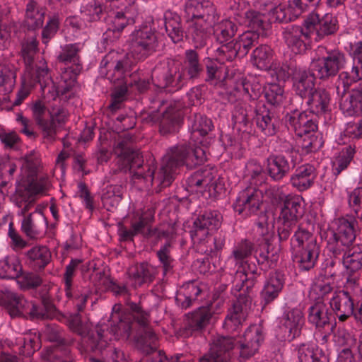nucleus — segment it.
<instances>
[{"instance_id": "obj_39", "label": "nucleus", "mask_w": 362, "mask_h": 362, "mask_svg": "<svg viewBox=\"0 0 362 362\" xmlns=\"http://www.w3.org/2000/svg\"><path fill=\"white\" fill-rule=\"evenodd\" d=\"M157 268L144 262L132 267L129 271V281L134 288L151 283L157 274Z\"/></svg>"}, {"instance_id": "obj_20", "label": "nucleus", "mask_w": 362, "mask_h": 362, "mask_svg": "<svg viewBox=\"0 0 362 362\" xmlns=\"http://www.w3.org/2000/svg\"><path fill=\"white\" fill-rule=\"evenodd\" d=\"M313 27L310 21L302 26H288L283 32V37L288 49L294 54H302L315 42L311 34Z\"/></svg>"}, {"instance_id": "obj_4", "label": "nucleus", "mask_w": 362, "mask_h": 362, "mask_svg": "<svg viewBox=\"0 0 362 362\" xmlns=\"http://www.w3.org/2000/svg\"><path fill=\"white\" fill-rule=\"evenodd\" d=\"M42 163L40 153L35 150L27 153L22 158L21 176L22 181L28 182L23 190H17L13 197L14 204L18 208L17 214L23 216L21 221L22 231L30 238H37L41 233L40 223L47 226V221L42 209L37 206L35 211L25 215L33 206L35 197L45 195L51 187V182L47 175L35 179L41 173Z\"/></svg>"}, {"instance_id": "obj_43", "label": "nucleus", "mask_w": 362, "mask_h": 362, "mask_svg": "<svg viewBox=\"0 0 362 362\" xmlns=\"http://www.w3.org/2000/svg\"><path fill=\"white\" fill-rule=\"evenodd\" d=\"M17 66L11 61L0 64V94L10 93L15 86Z\"/></svg>"}, {"instance_id": "obj_35", "label": "nucleus", "mask_w": 362, "mask_h": 362, "mask_svg": "<svg viewBox=\"0 0 362 362\" xmlns=\"http://www.w3.org/2000/svg\"><path fill=\"white\" fill-rule=\"evenodd\" d=\"M285 283L284 274L279 271L272 272L266 279L261 297L264 304L274 300L281 292Z\"/></svg>"}, {"instance_id": "obj_27", "label": "nucleus", "mask_w": 362, "mask_h": 362, "mask_svg": "<svg viewBox=\"0 0 362 362\" xmlns=\"http://www.w3.org/2000/svg\"><path fill=\"white\" fill-rule=\"evenodd\" d=\"M152 82L159 88L171 87L180 88L186 82L184 73L177 71V68H170V63L156 66L152 73Z\"/></svg>"}, {"instance_id": "obj_21", "label": "nucleus", "mask_w": 362, "mask_h": 362, "mask_svg": "<svg viewBox=\"0 0 362 362\" xmlns=\"http://www.w3.org/2000/svg\"><path fill=\"white\" fill-rule=\"evenodd\" d=\"M304 315L300 308H295L284 313L276 330V337L281 341H291L298 337L304 325Z\"/></svg>"}, {"instance_id": "obj_44", "label": "nucleus", "mask_w": 362, "mask_h": 362, "mask_svg": "<svg viewBox=\"0 0 362 362\" xmlns=\"http://www.w3.org/2000/svg\"><path fill=\"white\" fill-rule=\"evenodd\" d=\"M307 98V105L310 109V112L318 115L329 110L330 95L325 89H316Z\"/></svg>"}, {"instance_id": "obj_62", "label": "nucleus", "mask_w": 362, "mask_h": 362, "mask_svg": "<svg viewBox=\"0 0 362 362\" xmlns=\"http://www.w3.org/2000/svg\"><path fill=\"white\" fill-rule=\"evenodd\" d=\"M257 126L265 135H273L275 127L268 112H257L255 117Z\"/></svg>"}, {"instance_id": "obj_42", "label": "nucleus", "mask_w": 362, "mask_h": 362, "mask_svg": "<svg viewBox=\"0 0 362 362\" xmlns=\"http://www.w3.org/2000/svg\"><path fill=\"white\" fill-rule=\"evenodd\" d=\"M332 313L324 301L313 302L308 309V322L316 327H323L329 323Z\"/></svg>"}, {"instance_id": "obj_40", "label": "nucleus", "mask_w": 362, "mask_h": 362, "mask_svg": "<svg viewBox=\"0 0 362 362\" xmlns=\"http://www.w3.org/2000/svg\"><path fill=\"white\" fill-rule=\"evenodd\" d=\"M295 350L298 362H329L327 356L315 343L301 344Z\"/></svg>"}, {"instance_id": "obj_63", "label": "nucleus", "mask_w": 362, "mask_h": 362, "mask_svg": "<svg viewBox=\"0 0 362 362\" xmlns=\"http://www.w3.org/2000/svg\"><path fill=\"white\" fill-rule=\"evenodd\" d=\"M59 25V16L54 14L49 18V20L42 32V40L45 45L52 38L58 30Z\"/></svg>"}, {"instance_id": "obj_12", "label": "nucleus", "mask_w": 362, "mask_h": 362, "mask_svg": "<svg viewBox=\"0 0 362 362\" xmlns=\"http://www.w3.org/2000/svg\"><path fill=\"white\" fill-rule=\"evenodd\" d=\"M274 226L272 219L268 221L266 214L261 215L256 223L255 231L262 237L258 247L255 249V258L262 269L272 267L278 261V248L271 247V240L273 238Z\"/></svg>"}, {"instance_id": "obj_29", "label": "nucleus", "mask_w": 362, "mask_h": 362, "mask_svg": "<svg viewBox=\"0 0 362 362\" xmlns=\"http://www.w3.org/2000/svg\"><path fill=\"white\" fill-rule=\"evenodd\" d=\"M351 284V281H348L345 286L346 291L341 290L335 291L329 300L330 308L341 322L355 313L354 308V304L348 291Z\"/></svg>"}, {"instance_id": "obj_16", "label": "nucleus", "mask_w": 362, "mask_h": 362, "mask_svg": "<svg viewBox=\"0 0 362 362\" xmlns=\"http://www.w3.org/2000/svg\"><path fill=\"white\" fill-rule=\"evenodd\" d=\"M110 4L112 11L108 16L107 23H110L107 33L112 31L117 34L120 33L127 25L133 24L139 16L141 8L136 0H106Z\"/></svg>"}, {"instance_id": "obj_41", "label": "nucleus", "mask_w": 362, "mask_h": 362, "mask_svg": "<svg viewBox=\"0 0 362 362\" xmlns=\"http://www.w3.org/2000/svg\"><path fill=\"white\" fill-rule=\"evenodd\" d=\"M132 229L134 235L144 234L146 236H156L158 239L166 238L171 240L174 238L175 232V226H169L167 230L151 229L148 226L147 220L141 217L139 221L132 223Z\"/></svg>"}, {"instance_id": "obj_64", "label": "nucleus", "mask_w": 362, "mask_h": 362, "mask_svg": "<svg viewBox=\"0 0 362 362\" xmlns=\"http://www.w3.org/2000/svg\"><path fill=\"white\" fill-rule=\"evenodd\" d=\"M224 242V239L219 235L213 240L214 248H212L211 246L208 247L205 245L206 243H209V240H206V238H204V240H203L202 243H196L194 244V245L196 246L197 250L202 253H204L207 255H211V254L217 255V252L223 248Z\"/></svg>"}, {"instance_id": "obj_25", "label": "nucleus", "mask_w": 362, "mask_h": 362, "mask_svg": "<svg viewBox=\"0 0 362 362\" xmlns=\"http://www.w3.org/2000/svg\"><path fill=\"white\" fill-rule=\"evenodd\" d=\"M222 216L216 210H206L194 222L190 236L193 244H200L209 234L221 225Z\"/></svg>"}, {"instance_id": "obj_59", "label": "nucleus", "mask_w": 362, "mask_h": 362, "mask_svg": "<svg viewBox=\"0 0 362 362\" xmlns=\"http://www.w3.org/2000/svg\"><path fill=\"white\" fill-rule=\"evenodd\" d=\"M185 55V66L187 69L188 76L190 78L197 77L202 70L197 53L194 50L189 49L186 51Z\"/></svg>"}, {"instance_id": "obj_18", "label": "nucleus", "mask_w": 362, "mask_h": 362, "mask_svg": "<svg viewBox=\"0 0 362 362\" xmlns=\"http://www.w3.org/2000/svg\"><path fill=\"white\" fill-rule=\"evenodd\" d=\"M332 230L334 243H328V248L337 257L341 254V249L353 245L356 238L355 227L356 221L354 217H343L337 219Z\"/></svg>"}, {"instance_id": "obj_47", "label": "nucleus", "mask_w": 362, "mask_h": 362, "mask_svg": "<svg viewBox=\"0 0 362 362\" xmlns=\"http://www.w3.org/2000/svg\"><path fill=\"white\" fill-rule=\"evenodd\" d=\"M273 54L271 47L262 45L252 52L251 62L258 69L268 71L274 62Z\"/></svg>"}, {"instance_id": "obj_9", "label": "nucleus", "mask_w": 362, "mask_h": 362, "mask_svg": "<svg viewBox=\"0 0 362 362\" xmlns=\"http://www.w3.org/2000/svg\"><path fill=\"white\" fill-rule=\"evenodd\" d=\"M132 62L129 57L124 59L118 58V53L110 52L101 61L100 66V74H106L108 80L115 85L112 93V103L110 105L111 110L115 111L120 107L122 103L126 99L128 86L133 84V81L138 87L143 90L147 88L148 82L136 81L135 76L132 74Z\"/></svg>"}, {"instance_id": "obj_22", "label": "nucleus", "mask_w": 362, "mask_h": 362, "mask_svg": "<svg viewBox=\"0 0 362 362\" xmlns=\"http://www.w3.org/2000/svg\"><path fill=\"white\" fill-rule=\"evenodd\" d=\"M263 204V190L250 185L239 192L233 206L235 212L247 217L257 214Z\"/></svg>"}, {"instance_id": "obj_51", "label": "nucleus", "mask_w": 362, "mask_h": 362, "mask_svg": "<svg viewBox=\"0 0 362 362\" xmlns=\"http://www.w3.org/2000/svg\"><path fill=\"white\" fill-rule=\"evenodd\" d=\"M332 288L328 278L322 276L317 277L311 285L309 291V298L313 302L324 301L325 296L329 294Z\"/></svg>"}, {"instance_id": "obj_7", "label": "nucleus", "mask_w": 362, "mask_h": 362, "mask_svg": "<svg viewBox=\"0 0 362 362\" xmlns=\"http://www.w3.org/2000/svg\"><path fill=\"white\" fill-rule=\"evenodd\" d=\"M346 64V58L337 49L327 50L319 46L310 63V71L299 69L293 76V88L300 98H307L315 89V76L327 78L335 76Z\"/></svg>"}, {"instance_id": "obj_37", "label": "nucleus", "mask_w": 362, "mask_h": 362, "mask_svg": "<svg viewBox=\"0 0 362 362\" xmlns=\"http://www.w3.org/2000/svg\"><path fill=\"white\" fill-rule=\"evenodd\" d=\"M182 121L180 107L175 103H170L160 120V133L167 134L176 132L180 127Z\"/></svg>"}, {"instance_id": "obj_46", "label": "nucleus", "mask_w": 362, "mask_h": 362, "mask_svg": "<svg viewBox=\"0 0 362 362\" xmlns=\"http://www.w3.org/2000/svg\"><path fill=\"white\" fill-rule=\"evenodd\" d=\"M202 288L196 281H189L184 284L177 291L175 297L176 303L182 308L190 306L192 302L197 298Z\"/></svg>"}, {"instance_id": "obj_11", "label": "nucleus", "mask_w": 362, "mask_h": 362, "mask_svg": "<svg viewBox=\"0 0 362 362\" xmlns=\"http://www.w3.org/2000/svg\"><path fill=\"white\" fill-rule=\"evenodd\" d=\"M214 168H205L194 173L186 180V190L197 197H216L221 194L224 187Z\"/></svg>"}, {"instance_id": "obj_28", "label": "nucleus", "mask_w": 362, "mask_h": 362, "mask_svg": "<svg viewBox=\"0 0 362 362\" xmlns=\"http://www.w3.org/2000/svg\"><path fill=\"white\" fill-rule=\"evenodd\" d=\"M300 124V131H298V136H304L302 147L305 149L306 152L316 151L320 149L323 144L322 139L315 132L317 125L315 119V115L305 112V114H303Z\"/></svg>"}, {"instance_id": "obj_48", "label": "nucleus", "mask_w": 362, "mask_h": 362, "mask_svg": "<svg viewBox=\"0 0 362 362\" xmlns=\"http://www.w3.org/2000/svg\"><path fill=\"white\" fill-rule=\"evenodd\" d=\"M45 11L37 6L36 2L30 1L25 10V24L29 30H35L42 28L44 23Z\"/></svg>"}, {"instance_id": "obj_57", "label": "nucleus", "mask_w": 362, "mask_h": 362, "mask_svg": "<svg viewBox=\"0 0 362 362\" xmlns=\"http://www.w3.org/2000/svg\"><path fill=\"white\" fill-rule=\"evenodd\" d=\"M244 176L251 181V185H256L263 177V168L257 160H250L245 165Z\"/></svg>"}, {"instance_id": "obj_30", "label": "nucleus", "mask_w": 362, "mask_h": 362, "mask_svg": "<svg viewBox=\"0 0 362 362\" xmlns=\"http://www.w3.org/2000/svg\"><path fill=\"white\" fill-rule=\"evenodd\" d=\"M305 21H310L313 27L310 31L315 42H318L325 36L334 33L337 30V18L331 13H326L320 18L318 14L312 13Z\"/></svg>"}, {"instance_id": "obj_36", "label": "nucleus", "mask_w": 362, "mask_h": 362, "mask_svg": "<svg viewBox=\"0 0 362 362\" xmlns=\"http://www.w3.org/2000/svg\"><path fill=\"white\" fill-rule=\"evenodd\" d=\"M339 95V107L346 117H356L362 115V84L354 89L349 95Z\"/></svg>"}, {"instance_id": "obj_38", "label": "nucleus", "mask_w": 362, "mask_h": 362, "mask_svg": "<svg viewBox=\"0 0 362 362\" xmlns=\"http://www.w3.org/2000/svg\"><path fill=\"white\" fill-rule=\"evenodd\" d=\"M316 177V170L313 165L305 164L298 167L291 177V183L298 190L302 192L310 188Z\"/></svg>"}, {"instance_id": "obj_54", "label": "nucleus", "mask_w": 362, "mask_h": 362, "mask_svg": "<svg viewBox=\"0 0 362 362\" xmlns=\"http://www.w3.org/2000/svg\"><path fill=\"white\" fill-rule=\"evenodd\" d=\"M211 317V308L201 307L192 313L190 325L194 329H202L209 323Z\"/></svg>"}, {"instance_id": "obj_32", "label": "nucleus", "mask_w": 362, "mask_h": 362, "mask_svg": "<svg viewBox=\"0 0 362 362\" xmlns=\"http://www.w3.org/2000/svg\"><path fill=\"white\" fill-rule=\"evenodd\" d=\"M250 304L248 298L240 295L229 310L223 322V327L229 332L236 330L245 320Z\"/></svg>"}, {"instance_id": "obj_61", "label": "nucleus", "mask_w": 362, "mask_h": 362, "mask_svg": "<svg viewBox=\"0 0 362 362\" xmlns=\"http://www.w3.org/2000/svg\"><path fill=\"white\" fill-rule=\"evenodd\" d=\"M257 126L265 135H273L275 127L268 112H257L255 117Z\"/></svg>"}, {"instance_id": "obj_58", "label": "nucleus", "mask_w": 362, "mask_h": 362, "mask_svg": "<svg viewBox=\"0 0 362 362\" xmlns=\"http://www.w3.org/2000/svg\"><path fill=\"white\" fill-rule=\"evenodd\" d=\"M104 11L103 0H88L86 5L82 7V13L90 21L100 19V15Z\"/></svg>"}, {"instance_id": "obj_31", "label": "nucleus", "mask_w": 362, "mask_h": 362, "mask_svg": "<svg viewBox=\"0 0 362 362\" xmlns=\"http://www.w3.org/2000/svg\"><path fill=\"white\" fill-rule=\"evenodd\" d=\"M291 153V163L281 154L272 155L268 157L267 170L273 180H280L282 179L298 162V153L296 151H292Z\"/></svg>"}, {"instance_id": "obj_50", "label": "nucleus", "mask_w": 362, "mask_h": 362, "mask_svg": "<svg viewBox=\"0 0 362 362\" xmlns=\"http://www.w3.org/2000/svg\"><path fill=\"white\" fill-rule=\"evenodd\" d=\"M21 272L22 267L16 256H8L0 260V278L17 279Z\"/></svg>"}, {"instance_id": "obj_14", "label": "nucleus", "mask_w": 362, "mask_h": 362, "mask_svg": "<svg viewBox=\"0 0 362 362\" xmlns=\"http://www.w3.org/2000/svg\"><path fill=\"white\" fill-rule=\"evenodd\" d=\"M33 116L46 137L52 138L67 118V112L58 105L46 107L41 100L30 105Z\"/></svg>"}, {"instance_id": "obj_60", "label": "nucleus", "mask_w": 362, "mask_h": 362, "mask_svg": "<svg viewBox=\"0 0 362 362\" xmlns=\"http://www.w3.org/2000/svg\"><path fill=\"white\" fill-rule=\"evenodd\" d=\"M348 203L358 217H362V187L347 190Z\"/></svg>"}, {"instance_id": "obj_34", "label": "nucleus", "mask_w": 362, "mask_h": 362, "mask_svg": "<svg viewBox=\"0 0 362 362\" xmlns=\"http://www.w3.org/2000/svg\"><path fill=\"white\" fill-rule=\"evenodd\" d=\"M79 263L80 261L78 259L71 260L70 263L66 267V272L64 274V281L66 296L69 299H74L78 310L81 311L86 305L88 296L87 293H74L72 287L73 278Z\"/></svg>"}, {"instance_id": "obj_53", "label": "nucleus", "mask_w": 362, "mask_h": 362, "mask_svg": "<svg viewBox=\"0 0 362 362\" xmlns=\"http://www.w3.org/2000/svg\"><path fill=\"white\" fill-rule=\"evenodd\" d=\"M28 258L39 268L45 267L51 259V253L46 246H35L27 252Z\"/></svg>"}, {"instance_id": "obj_23", "label": "nucleus", "mask_w": 362, "mask_h": 362, "mask_svg": "<svg viewBox=\"0 0 362 362\" xmlns=\"http://www.w3.org/2000/svg\"><path fill=\"white\" fill-rule=\"evenodd\" d=\"M320 0H289L288 4H279L276 8L270 5L269 15L272 21L288 22L294 21L302 13L313 11L319 4Z\"/></svg>"}, {"instance_id": "obj_2", "label": "nucleus", "mask_w": 362, "mask_h": 362, "mask_svg": "<svg viewBox=\"0 0 362 362\" xmlns=\"http://www.w3.org/2000/svg\"><path fill=\"white\" fill-rule=\"evenodd\" d=\"M121 308L120 304L113 306L110 325L102 319L97 325L96 334L91 331L89 322L82 321L79 313L70 316L69 326L81 337V345L86 351L102 352L108 345L107 340H127L134 331L137 345L143 352L149 354L156 351L158 337L148 326V313L134 303H129L127 311H122Z\"/></svg>"}, {"instance_id": "obj_15", "label": "nucleus", "mask_w": 362, "mask_h": 362, "mask_svg": "<svg viewBox=\"0 0 362 362\" xmlns=\"http://www.w3.org/2000/svg\"><path fill=\"white\" fill-rule=\"evenodd\" d=\"M270 5L273 8L276 7L274 6L272 3L264 4L261 12H257L254 10L247 9V3L245 0H233L230 1L231 14L229 15V17L230 18L233 15V20L240 25L257 30L259 28H264V23L266 20L270 23L276 21L280 22L279 21H272L269 13L272 8Z\"/></svg>"}, {"instance_id": "obj_10", "label": "nucleus", "mask_w": 362, "mask_h": 362, "mask_svg": "<svg viewBox=\"0 0 362 362\" xmlns=\"http://www.w3.org/2000/svg\"><path fill=\"white\" fill-rule=\"evenodd\" d=\"M216 59L214 60L206 57L204 61L207 71V81L214 83L215 85L222 83L224 81L230 83H234V90L240 95H246L252 99L257 97L261 91V86H251L242 76L229 78L226 72V68L223 65L226 59H221V54L216 49Z\"/></svg>"}, {"instance_id": "obj_26", "label": "nucleus", "mask_w": 362, "mask_h": 362, "mask_svg": "<svg viewBox=\"0 0 362 362\" xmlns=\"http://www.w3.org/2000/svg\"><path fill=\"white\" fill-rule=\"evenodd\" d=\"M259 34L256 31L247 30L238 36L235 41L228 42L217 47V52L221 54V59L233 60L238 54H247L250 47L257 42Z\"/></svg>"}, {"instance_id": "obj_8", "label": "nucleus", "mask_w": 362, "mask_h": 362, "mask_svg": "<svg viewBox=\"0 0 362 362\" xmlns=\"http://www.w3.org/2000/svg\"><path fill=\"white\" fill-rule=\"evenodd\" d=\"M263 339L262 327L259 325L250 326L240 340L216 336L210 344L209 353L201 358L199 362H229L235 354H238L243 360L247 359L257 352Z\"/></svg>"}, {"instance_id": "obj_3", "label": "nucleus", "mask_w": 362, "mask_h": 362, "mask_svg": "<svg viewBox=\"0 0 362 362\" xmlns=\"http://www.w3.org/2000/svg\"><path fill=\"white\" fill-rule=\"evenodd\" d=\"M37 44L36 38L32 37L22 45L21 52L25 70L21 76V88L13 102L14 105H20L37 83L40 84L43 95L55 99L74 86L76 77L82 69L78 53L82 49L83 44L74 43L61 46L62 51L57 58L66 66L63 68L60 81L54 83L45 60L38 56L36 58Z\"/></svg>"}, {"instance_id": "obj_13", "label": "nucleus", "mask_w": 362, "mask_h": 362, "mask_svg": "<svg viewBox=\"0 0 362 362\" xmlns=\"http://www.w3.org/2000/svg\"><path fill=\"white\" fill-rule=\"evenodd\" d=\"M129 52L125 56H119V59L129 57L132 66L139 60L144 59L156 52L158 40L156 33L147 25L136 28L130 37Z\"/></svg>"}, {"instance_id": "obj_17", "label": "nucleus", "mask_w": 362, "mask_h": 362, "mask_svg": "<svg viewBox=\"0 0 362 362\" xmlns=\"http://www.w3.org/2000/svg\"><path fill=\"white\" fill-rule=\"evenodd\" d=\"M252 251L251 243L247 240H242L235 245L232 254L228 259L227 264H234L237 267L235 274V288L237 291H240L244 283L256 273V266L248 264L245 260L251 255Z\"/></svg>"}, {"instance_id": "obj_55", "label": "nucleus", "mask_w": 362, "mask_h": 362, "mask_svg": "<svg viewBox=\"0 0 362 362\" xmlns=\"http://www.w3.org/2000/svg\"><path fill=\"white\" fill-rule=\"evenodd\" d=\"M264 194V203L269 202L272 204H278L281 201H286L287 197L293 196L287 194L284 186L274 185L268 188L261 187Z\"/></svg>"}, {"instance_id": "obj_6", "label": "nucleus", "mask_w": 362, "mask_h": 362, "mask_svg": "<svg viewBox=\"0 0 362 362\" xmlns=\"http://www.w3.org/2000/svg\"><path fill=\"white\" fill-rule=\"evenodd\" d=\"M185 13L190 19L188 22L187 36L192 38L194 47L205 45L213 30L216 40L222 45L227 43L237 30L236 25L230 18V7L221 21L214 4L209 0H189L185 6Z\"/></svg>"}, {"instance_id": "obj_52", "label": "nucleus", "mask_w": 362, "mask_h": 362, "mask_svg": "<svg viewBox=\"0 0 362 362\" xmlns=\"http://www.w3.org/2000/svg\"><path fill=\"white\" fill-rule=\"evenodd\" d=\"M122 187L118 185H110L102 190L101 199L107 207H115L122 199Z\"/></svg>"}, {"instance_id": "obj_45", "label": "nucleus", "mask_w": 362, "mask_h": 362, "mask_svg": "<svg viewBox=\"0 0 362 362\" xmlns=\"http://www.w3.org/2000/svg\"><path fill=\"white\" fill-rule=\"evenodd\" d=\"M355 153V147L351 145L344 146L337 153L331 163L333 175L337 176L346 170L353 160Z\"/></svg>"}, {"instance_id": "obj_5", "label": "nucleus", "mask_w": 362, "mask_h": 362, "mask_svg": "<svg viewBox=\"0 0 362 362\" xmlns=\"http://www.w3.org/2000/svg\"><path fill=\"white\" fill-rule=\"evenodd\" d=\"M303 214V209L300 197H287L276 221V227L279 240H286L289 238L293 227L298 223L291 239L292 258L301 269L309 270L315 266L319 256L320 247L313 234V223L308 220H303L299 223Z\"/></svg>"}, {"instance_id": "obj_56", "label": "nucleus", "mask_w": 362, "mask_h": 362, "mask_svg": "<svg viewBox=\"0 0 362 362\" xmlns=\"http://www.w3.org/2000/svg\"><path fill=\"white\" fill-rule=\"evenodd\" d=\"M264 91L267 101L273 105H279L284 100V90L280 83H268Z\"/></svg>"}, {"instance_id": "obj_49", "label": "nucleus", "mask_w": 362, "mask_h": 362, "mask_svg": "<svg viewBox=\"0 0 362 362\" xmlns=\"http://www.w3.org/2000/svg\"><path fill=\"white\" fill-rule=\"evenodd\" d=\"M343 253L342 263L347 271L354 272L362 267V252L358 246L352 245L346 249H341Z\"/></svg>"}, {"instance_id": "obj_19", "label": "nucleus", "mask_w": 362, "mask_h": 362, "mask_svg": "<svg viewBox=\"0 0 362 362\" xmlns=\"http://www.w3.org/2000/svg\"><path fill=\"white\" fill-rule=\"evenodd\" d=\"M3 303L12 317L27 315L33 319L49 317L47 310L44 305H36L13 292L5 295Z\"/></svg>"}, {"instance_id": "obj_1", "label": "nucleus", "mask_w": 362, "mask_h": 362, "mask_svg": "<svg viewBox=\"0 0 362 362\" xmlns=\"http://www.w3.org/2000/svg\"><path fill=\"white\" fill-rule=\"evenodd\" d=\"M213 124L210 119L205 116L196 115L190 126L192 139L194 147L189 148L185 144H180L170 148L163 157L161 166L157 177L155 173V160L150 158L147 163L148 170L144 172L142 168V156L139 151H136L132 144V138L125 134L123 138L115 144L114 153L118 158L120 168L124 171L129 170L133 177L142 178L146 182L152 184L158 181L161 187L169 186L174 179L177 168L185 165L192 168L201 165L206 160V149L204 148V137L212 129Z\"/></svg>"}, {"instance_id": "obj_33", "label": "nucleus", "mask_w": 362, "mask_h": 362, "mask_svg": "<svg viewBox=\"0 0 362 362\" xmlns=\"http://www.w3.org/2000/svg\"><path fill=\"white\" fill-rule=\"evenodd\" d=\"M334 341L338 351L336 362H354L352 349L356 345L354 335L346 329H339L334 334Z\"/></svg>"}, {"instance_id": "obj_24", "label": "nucleus", "mask_w": 362, "mask_h": 362, "mask_svg": "<svg viewBox=\"0 0 362 362\" xmlns=\"http://www.w3.org/2000/svg\"><path fill=\"white\" fill-rule=\"evenodd\" d=\"M350 54L353 59V65L350 71H343L338 77L336 83L337 95L346 93L350 86L362 79V42L351 46Z\"/></svg>"}]
</instances>
